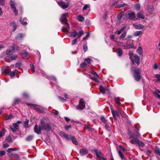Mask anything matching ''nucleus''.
Instances as JSON below:
<instances>
[{
	"mask_svg": "<svg viewBox=\"0 0 160 160\" xmlns=\"http://www.w3.org/2000/svg\"><path fill=\"white\" fill-rule=\"evenodd\" d=\"M16 46L15 45H12L10 48L7 51L6 54L7 55L9 56L8 58L10 60H15L18 57V56L17 55H11L14 50L15 49L20 50V49L18 48L17 47L16 48Z\"/></svg>",
	"mask_w": 160,
	"mask_h": 160,
	"instance_id": "f257e3e1",
	"label": "nucleus"
},
{
	"mask_svg": "<svg viewBox=\"0 0 160 160\" xmlns=\"http://www.w3.org/2000/svg\"><path fill=\"white\" fill-rule=\"evenodd\" d=\"M140 72V70L139 68L134 71L133 76L135 80L137 81H139L141 79Z\"/></svg>",
	"mask_w": 160,
	"mask_h": 160,
	"instance_id": "f03ea898",
	"label": "nucleus"
},
{
	"mask_svg": "<svg viewBox=\"0 0 160 160\" xmlns=\"http://www.w3.org/2000/svg\"><path fill=\"white\" fill-rule=\"evenodd\" d=\"M138 135H139V133L137 132V134L136 135H131L130 137L131 139V142L132 144H136L138 143V142L139 140L138 138Z\"/></svg>",
	"mask_w": 160,
	"mask_h": 160,
	"instance_id": "7ed1b4c3",
	"label": "nucleus"
},
{
	"mask_svg": "<svg viewBox=\"0 0 160 160\" xmlns=\"http://www.w3.org/2000/svg\"><path fill=\"white\" fill-rule=\"evenodd\" d=\"M41 124L43 130H49L50 129V124L48 123L46 124V122L44 119H42L41 121Z\"/></svg>",
	"mask_w": 160,
	"mask_h": 160,
	"instance_id": "20e7f679",
	"label": "nucleus"
},
{
	"mask_svg": "<svg viewBox=\"0 0 160 160\" xmlns=\"http://www.w3.org/2000/svg\"><path fill=\"white\" fill-rule=\"evenodd\" d=\"M43 130L42 126H38L37 125H36L34 128V132L38 134H40L41 133V131Z\"/></svg>",
	"mask_w": 160,
	"mask_h": 160,
	"instance_id": "39448f33",
	"label": "nucleus"
},
{
	"mask_svg": "<svg viewBox=\"0 0 160 160\" xmlns=\"http://www.w3.org/2000/svg\"><path fill=\"white\" fill-rule=\"evenodd\" d=\"M58 4L62 9H65L69 6V3H66L62 1L57 2Z\"/></svg>",
	"mask_w": 160,
	"mask_h": 160,
	"instance_id": "423d86ee",
	"label": "nucleus"
},
{
	"mask_svg": "<svg viewBox=\"0 0 160 160\" xmlns=\"http://www.w3.org/2000/svg\"><path fill=\"white\" fill-rule=\"evenodd\" d=\"M85 107V104L84 102V100L82 99H81L79 101V105L77 107V108L78 109L82 110Z\"/></svg>",
	"mask_w": 160,
	"mask_h": 160,
	"instance_id": "0eeeda50",
	"label": "nucleus"
},
{
	"mask_svg": "<svg viewBox=\"0 0 160 160\" xmlns=\"http://www.w3.org/2000/svg\"><path fill=\"white\" fill-rule=\"evenodd\" d=\"M132 58H133L132 59H130L131 60L132 63L134 64L135 62V63H137L138 65L140 63V58L138 55L136 54L134 55Z\"/></svg>",
	"mask_w": 160,
	"mask_h": 160,
	"instance_id": "6e6552de",
	"label": "nucleus"
},
{
	"mask_svg": "<svg viewBox=\"0 0 160 160\" xmlns=\"http://www.w3.org/2000/svg\"><path fill=\"white\" fill-rule=\"evenodd\" d=\"M60 136L62 137H63L67 140H70L73 136L71 135H69L67 134H66L62 131H61L60 132Z\"/></svg>",
	"mask_w": 160,
	"mask_h": 160,
	"instance_id": "1a4fd4ad",
	"label": "nucleus"
},
{
	"mask_svg": "<svg viewBox=\"0 0 160 160\" xmlns=\"http://www.w3.org/2000/svg\"><path fill=\"white\" fill-rule=\"evenodd\" d=\"M68 16V14L67 13H65L61 16V18L60 19V21L62 22H64L67 23V17Z\"/></svg>",
	"mask_w": 160,
	"mask_h": 160,
	"instance_id": "9d476101",
	"label": "nucleus"
},
{
	"mask_svg": "<svg viewBox=\"0 0 160 160\" xmlns=\"http://www.w3.org/2000/svg\"><path fill=\"white\" fill-rule=\"evenodd\" d=\"M10 5L11 8L12 9L13 11L14 12L15 15H17L18 14V12L17 10L15 7V4L12 1H10Z\"/></svg>",
	"mask_w": 160,
	"mask_h": 160,
	"instance_id": "9b49d317",
	"label": "nucleus"
},
{
	"mask_svg": "<svg viewBox=\"0 0 160 160\" xmlns=\"http://www.w3.org/2000/svg\"><path fill=\"white\" fill-rule=\"evenodd\" d=\"M70 27L69 24L67 23H65V25L63 27L62 29V32H68V29Z\"/></svg>",
	"mask_w": 160,
	"mask_h": 160,
	"instance_id": "f8f14e48",
	"label": "nucleus"
},
{
	"mask_svg": "<svg viewBox=\"0 0 160 160\" xmlns=\"http://www.w3.org/2000/svg\"><path fill=\"white\" fill-rule=\"evenodd\" d=\"M128 16L130 19H134L135 18V13L133 12H129L128 13Z\"/></svg>",
	"mask_w": 160,
	"mask_h": 160,
	"instance_id": "ddd939ff",
	"label": "nucleus"
},
{
	"mask_svg": "<svg viewBox=\"0 0 160 160\" xmlns=\"http://www.w3.org/2000/svg\"><path fill=\"white\" fill-rule=\"evenodd\" d=\"M88 153V151L86 148H82L80 150L79 153L82 156L86 155Z\"/></svg>",
	"mask_w": 160,
	"mask_h": 160,
	"instance_id": "4468645a",
	"label": "nucleus"
},
{
	"mask_svg": "<svg viewBox=\"0 0 160 160\" xmlns=\"http://www.w3.org/2000/svg\"><path fill=\"white\" fill-rule=\"evenodd\" d=\"M94 151L95 152V153L97 157L99 158H102L103 160H106V158L102 157V155L101 152L100 151H98L97 149H95L94 150Z\"/></svg>",
	"mask_w": 160,
	"mask_h": 160,
	"instance_id": "2eb2a0df",
	"label": "nucleus"
},
{
	"mask_svg": "<svg viewBox=\"0 0 160 160\" xmlns=\"http://www.w3.org/2000/svg\"><path fill=\"white\" fill-rule=\"evenodd\" d=\"M21 54L23 58H28L29 57V55L28 53L26 52L24 50L22 51Z\"/></svg>",
	"mask_w": 160,
	"mask_h": 160,
	"instance_id": "dca6fc26",
	"label": "nucleus"
},
{
	"mask_svg": "<svg viewBox=\"0 0 160 160\" xmlns=\"http://www.w3.org/2000/svg\"><path fill=\"white\" fill-rule=\"evenodd\" d=\"M110 108H111V110L112 113L114 118H115L116 116L118 117L119 113L117 111H115L112 109V105H110Z\"/></svg>",
	"mask_w": 160,
	"mask_h": 160,
	"instance_id": "f3484780",
	"label": "nucleus"
},
{
	"mask_svg": "<svg viewBox=\"0 0 160 160\" xmlns=\"http://www.w3.org/2000/svg\"><path fill=\"white\" fill-rule=\"evenodd\" d=\"M24 36V35L18 33L15 36V39L17 40H20Z\"/></svg>",
	"mask_w": 160,
	"mask_h": 160,
	"instance_id": "a211bd4d",
	"label": "nucleus"
},
{
	"mask_svg": "<svg viewBox=\"0 0 160 160\" xmlns=\"http://www.w3.org/2000/svg\"><path fill=\"white\" fill-rule=\"evenodd\" d=\"M133 26L137 29H140L143 28V26L140 24H134Z\"/></svg>",
	"mask_w": 160,
	"mask_h": 160,
	"instance_id": "6ab92c4d",
	"label": "nucleus"
},
{
	"mask_svg": "<svg viewBox=\"0 0 160 160\" xmlns=\"http://www.w3.org/2000/svg\"><path fill=\"white\" fill-rule=\"evenodd\" d=\"M126 28V26L123 27L120 30H118L116 32V33L118 34H120L122 33L124 30H125Z\"/></svg>",
	"mask_w": 160,
	"mask_h": 160,
	"instance_id": "aec40b11",
	"label": "nucleus"
},
{
	"mask_svg": "<svg viewBox=\"0 0 160 160\" xmlns=\"http://www.w3.org/2000/svg\"><path fill=\"white\" fill-rule=\"evenodd\" d=\"M72 141V142L73 144H74L75 145H78V141L76 140L74 136H72L71 139Z\"/></svg>",
	"mask_w": 160,
	"mask_h": 160,
	"instance_id": "412c9836",
	"label": "nucleus"
},
{
	"mask_svg": "<svg viewBox=\"0 0 160 160\" xmlns=\"http://www.w3.org/2000/svg\"><path fill=\"white\" fill-rule=\"evenodd\" d=\"M143 32L142 31H137L134 32L133 34V35L134 36L136 37L142 34Z\"/></svg>",
	"mask_w": 160,
	"mask_h": 160,
	"instance_id": "4be33fe9",
	"label": "nucleus"
},
{
	"mask_svg": "<svg viewBox=\"0 0 160 160\" xmlns=\"http://www.w3.org/2000/svg\"><path fill=\"white\" fill-rule=\"evenodd\" d=\"M77 35V32L75 30H73L70 33V37H75Z\"/></svg>",
	"mask_w": 160,
	"mask_h": 160,
	"instance_id": "5701e85b",
	"label": "nucleus"
},
{
	"mask_svg": "<svg viewBox=\"0 0 160 160\" xmlns=\"http://www.w3.org/2000/svg\"><path fill=\"white\" fill-rule=\"evenodd\" d=\"M34 137V136L33 135H29L26 138V140L28 142H30L33 139Z\"/></svg>",
	"mask_w": 160,
	"mask_h": 160,
	"instance_id": "b1692460",
	"label": "nucleus"
},
{
	"mask_svg": "<svg viewBox=\"0 0 160 160\" xmlns=\"http://www.w3.org/2000/svg\"><path fill=\"white\" fill-rule=\"evenodd\" d=\"M137 17L138 18H141L142 19L144 18L145 17L142 13L140 12L137 14Z\"/></svg>",
	"mask_w": 160,
	"mask_h": 160,
	"instance_id": "393cba45",
	"label": "nucleus"
},
{
	"mask_svg": "<svg viewBox=\"0 0 160 160\" xmlns=\"http://www.w3.org/2000/svg\"><path fill=\"white\" fill-rule=\"evenodd\" d=\"M123 47L124 49H128L130 48H135L134 46L132 45H128L123 46Z\"/></svg>",
	"mask_w": 160,
	"mask_h": 160,
	"instance_id": "a878e982",
	"label": "nucleus"
},
{
	"mask_svg": "<svg viewBox=\"0 0 160 160\" xmlns=\"http://www.w3.org/2000/svg\"><path fill=\"white\" fill-rule=\"evenodd\" d=\"M114 100L115 102L118 104V105H120L121 103L120 102V99L118 97H115Z\"/></svg>",
	"mask_w": 160,
	"mask_h": 160,
	"instance_id": "bb28decb",
	"label": "nucleus"
},
{
	"mask_svg": "<svg viewBox=\"0 0 160 160\" xmlns=\"http://www.w3.org/2000/svg\"><path fill=\"white\" fill-rule=\"evenodd\" d=\"M78 20L80 22H82L84 21V17L81 15H78L77 17Z\"/></svg>",
	"mask_w": 160,
	"mask_h": 160,
	"instance_id": "cd10ccee",
	"label": "nucleus"
},
{
	"mask_svg": "<svg viewBox=\"0 0 160 160\" xmlns=\"http://www.w3.org/2000/svg\"><path fill=\"white\" fill-rule=\"evenodd\" d=\"M117 53L119 56H121L122 54V51L120 48H119L117 50Z\"/></svg>",
	"mask_w": 160,
	"mask_h": 160,
	"instance_id": "c85d7f7f",
	"label": "nucleus"
},
{
	"mask_svg": "<svg viewBox=\"0 0 160 160\" xmlns=\"http://www.w3.org/2000/svg\"><path fill=\"white\" fill-rule=\"evenodd\" d=\"M18 72V71L17 70L15 69L14 70V72H11L10 74V75L11 77H14L15 74L16 73H17Z\"/></svg>",
	"mask_w": 160,
	"mask_h": 160,
	"instance_id": "c756f323",
	"label": "nucleus"
},
{
	"mask_svg": "<svg viewBox=\"0 0 160 160\" xmlns=\"http://www.w3.org/2000/svg\"><path fill=\"white\" fill-rule=\"evenodd\" d=\"M5 132V129L4 128H2L0 132V137H2L4 136Z\"/></svg>",
	"mask_w": 160,
	"mask_h": 160,
	"instance_id": "7c9ffc66",
	"label": "nucleus"
},
{
	"mask_svg": "<svg viewBox=\"0 0 160 160\" xmlns=\"http://www.w3.org/2000/svg\"><path fill=\"white\" fill-rule=\"evenodd\" d=\"M90 64H88L87 63L83 62L81 63L80 65V67L81 68H84V67H87L88 66H89Z\"/></svg>",
	"mask_w": 160,
	"mask_h": 160,
	"instance_id": "2f4dec72",
	"label": "nucleus"
},
{
	"mask_svg": "<svg viewBox=\"0 0 160 160\" xmlns=\"http://www.w3.org/2000/svg\"><path fill=\"white\" fill-rule=\"evenodd\" d=\"M29 120L28 119H26L25 121L24 122V126L25 128H27L28 127Z\"/></svg>",
	"mask_w": 160,
	"mask_h": 160,
	"instance_id": "473e14b6",
	"label": "nucleus"
},
{
	"mask_svg": "<svg viewBox=\"0 0 160 160\" xmlns=\"http://www.w3.org/2000/svg\"><path fill=\"white\" fill-rule=\"evenodd\" d=\"M118 152L120 157L121 158V159L122 160H123L124 159V157L122 152L121 151H118Z\"/></svg>",
	"mask_w": 160,
	"mask_h": 160,
	"instance_id": "72a5a7b5",
	"label": "nucleus"
},
{
	"mask_svg": "<svg viewBox=\"0 0 160 160\" xmlns=\"http://www.w3.org/2000/svg\"><path fill=\"white\" fill-rule=\"evenodd\" d=\"M22 122L18 121L16 123H13V126L14 127L16 128H18V127L19 126V124H20Z\"/></svg>",
	"mask_w": 160,
	"mask_h": 160,
	"instance_id": "f704fd0d",
	"label": "nucleus"
},
{
	"mask_svg": "<svg viewBox=\"0 0 160 160\" xmlns=\"http://www.w3.org/2000/svg\"><path fill=\"white\" fill-rule=\"evenodd\" d=\"M127 32H124L119 37L120 39H123L125 37Z\"/></svg>",
	"mask_w": 160,
	"mask_h": 160,
	"instance_id": "c9c22d12",
	"label": "nucleus"
},
{
	"mask_svg": "<svg viewBox=\"0 0 160 160\" xmlns=\"http://www.w3.org/2000/svg\"><path fill=\"white\" fill-rule=\"evenodd\" d=\"M136 145H138L140 147H142L145 144L143 142L139 140Z\"/></svg>",
	"mask_w": 160,
	"mask_h": 160,
	"instance_id": "e433bc0d",
	"label": "nucleus"
},
{
	"mask_svg": "<svg viewBox=\"0 0 160 160\" xmlns=\"http://www.w3.org/2000/svg\"><path fill=\"white\" fill-rule=\"evenodd\" d=\"M155 152L157 154L160 156V150L159 148L157 147H155Z\"/></svg>",
	"mask_w": 160,
	"mask_h": 160,
	"instance_id": "4c0bfd02",
	"label": "nucleus"
},
{
	"mask_svg": "<svg viewBox=\"0 0 160 160\" xmlns=\"http://www.w3.org/2000/svg\"><path fill=\"white\" fill-rule=\"evenodd\" d=\"M99 89L102 93L104 94L105 93V90L102 86H100Z\"/></svg>",
	"mask_w": 160,
	"mask_h": 160,
	"instance_id": "58836bf2",
	"label": "nucleus"
},
{
	"mask_svg": "<svg viewBox=\"0 0 160 160\" xmlns=\"http://www.w3.org/2000/svg\"><path fill=\"white\" fill-rule=\"evenodd\" d=\"M149 13L151 14L152 13L153 8L151 6H148V8Z\"/></svg>",
	"mask_w": 160,
	"mask_h": 160,
	"instance_id": "ea45409f",
	"label": "nucleus"
},
{
	"mask_svg": "<svg viewBox=\"0 0 160 160\" xmlns=\"http://www.w3.org/2000/svg\"><path fill=\"white\" fill-rule=\"evenodd\" d=\"M84 34V32L82 30L80 31L79 33L78 34V37L79 38H80L82 35Z\"/></svg>",
	"mask_w": 160,
	"mask_h": 160,
	"instance_id": "a19ab883",
	"label": "nucleus"
},
{
	"mask_svg": "<svg viewBox=\"0 0 160 160\" xmlns=\"http://www.w3.org/2000/svg\"><path fill=\"white\" fill-rule=\"evenodd\" d=\"M16 150L17 149L15 148H9L7 150V152L10 153L11 152Z\"/></svg>",
	"mask_w": 160,
	"mask_h": 160,
	"instance_id": "79ce46f5",
	"label": "nucleus"
},
{
	"mask_svg": "<svg viewBox=\"0 0 160 160\" xmlns=\"http://www.w3.org/2000/svg\"><path fill=\"white\" fill-rule=\"evenodd\" d=\"M129 54L130 56V59H132L133 58L132 57H133V56H134V55L133 54V52L132 51H130Z\"/></svg>",
	"mask_w": 160,
	"mask_h": 160,
	"instance_id": "37998d69",
	"label": "nucleus"
},
{
	"mask_svg": "<svg viewBox=\"0 0 160 160\" xmlns=\"http://www.w3.org/2000/svg\"><path fill=\"white\" fill-rule=\"evenodd\" d=\"M124 4H119L115 6L116 8H120L121 7H124L125 6Z\"/></svg>",
	"mask_w": 160,
	"mask_h": 160,
	"instance_id": "c03bdc74",
	"label": "nucleus"
},
{
	"mask_svg": "<svg viewBox=\"0 0 160 160\" xmlns=\"http://www.w3.org/2000/svg\"><path fill=\"white\" fill-rule=\"evenodd\" d=\"M90 78L96 82H98V79H99V77H97L96 76H95V77H94L93 78L90 77Z\"/></svg>",
	"mask_w": 160,
	"mask_h": 160,
	"instance_id": "a18cd8bd",
	"label": "nucleus"
},
{
	"mask_svg": "<svg viewBox=\"0 0 160 160\" xmlns=\"http://www.w3.org/2000/svg\"><path fill=\"white\" fill-rule=\"evenodd\" d=\"M84 61L87 62V63L88 64H91V60L90 58H85L84 59Z\"/></svg>",
	"mask_w": 160,
	"mask_h": 160,
	"instance_id": "49530a36",
	"label": "nucleus"
},
{
	"mask_svg": "<svg viewBox=\"0 0 160 160\" xmlns=\"http://www.w3.org/2000/svg\"><path fill=\"white\" fill-rule=\"evenodd\" d=\"M101 121L104 123H105L106 122V120L105 118L103 117H102L100 118Z\"/></svg>",
	"mask_w": 160,
	"mask_h": 160,
	"instance_id": "de8ad7c7",
	"label": "nucleus"
},
{
	"mask_svg": "<svg viewBox=\"0 0 160 160\" xmlns=\"http://www.w3.org/2000/svg\"><path fill=\"white\" fill-rule=\"evenodd\" d=\"M22 65V63L20 62H18L16 63L15 64V67L16 68H18L20 67Z\"/></svg>",
	"mask_w": 160,
	"mask_h": 160,
	"instance_id": "09e8293b",
	"label": "nucleus"
},
{
	"mask_svg": "<svg viewBox=\"0 0 160 160\" xmlns=\"http://www.w3.org/2000/svg\"><path fill=\"white\" fill-rule=\"evenodd\" d=\"M10 71L11 70L9 68H8L5 70L4 72L6 74H8L9 73Z\"/></svg>",
	"mask_w": 160,
	"mask_h": 160,
	"instance_id": "8fccbe9b",
	"label": "nucleus"
},
{
	"mask_svg": "<svg viewBox=\"0 0 160 160\" xmlns=\"http://www.w3.org/2000/svg\"><path fill=\"white\" fill-rule=\"evenodd\" d=\"M89 7H90V5L89 4V5L85 4L84 5V7L83 8V10H86L88 8H89Z\"/></svg>",
	"mask_w": 160,
	"mask_h": 160,
	"instance_id": "3c124183",
	"label": "nucleus"
},
{
	"mask_svg": "<svg viewBox=\"0 0 160 160\" xmlns=\"http://www.w3.org/2000/svg\"><path fill=\"white\" fill-rule=\"evenodd\" d=\"M135 8L136 9L138 10H139L140 9V4H137L135 5Z\"/></svg>",
	"mask_w": 160,
	"mask_h": 160,
	"instance_id": "603ef678",
	"label": "nucleus"
},
{
	"mask_svg": "<svg viewBox=\"0 0 160 160\" xmlns=\"http://www.w3.org/2000/svg\"><path fill=\"white\" fill-rule=\"evenodd\" d=\"M6 154L5 152L4 151H0V155L1 156L5 155Z\"/></svg>",
	"mask_w": 160,
	"mask_h": 160,
	"instance_id": "864d4df0",
	"label": "nucleus"
},
{
	"mask_svg": "<svg viewBox=\"0 0 160 160\" xmlns=\"http://www.w3.org/2000/svg\"><path fill=\"white\" fill-rule=\"evenodd\" d=\"M142 51V48L140 47H139L137 50L138 52L140 54V53H141Z\"/></svg>",
	"mask_w": 160,
	"mask_h": 160,
	"instance_id": "5fc2aeb1",
	"label": "nucleus"
},
{
	"mask_svg": "<svg viewBox=\"0 0 160 160\" xmlns=\"http://www.w3.org/2000/svg\"><path fill=\"white\" fill-rule=\"evenodd\" d=\"M20 22H21V23L23 25H26L27 24V22H23L22 21L21 18L20 19Z\"/></svg>",
	"mask_w": 160,
	"mask_h": 160,
	"instance_id": "6e6d98bb",
	"label": "nucleus"
},
{
	"mask_svg": "<svg viewBox=\"0 0 160 160\" xmlns=\"http://www.w3.org/2000/svg\"><path fill=\"white\" fill-rule=\"evenodd\" d=\"M91 73L93 75L95 76H96L97 77H98V75L94 71H92L91 72Z\"/></svg>",
	"mask_w": 160,
	"mask_h": 160,
	"instance_id": "4d7b16f0",
	"label": "nucleus"
},
{
	"mask_svg": "<svg viewBox=\"0 0 160 160\" xmlns=\"http://www.w3.org/2000/svg\"><path fill=\"white\" fill-rule=\"evenodd\" d=\"M5 4V2L4 0H0V5H4Z\"/></svg>",
	"mask_w": 160,
	"mask_h": 160,
	"instance_id": "13d9d810",
	"label": "nucleus"
},
{
	"mask_svg": "<svg viewBox=\"0 0 160 160\" xmlns=\"http://www.w3.org/2000/svg\"><path fill=\"white\" fill-rule=\"evenodd\" d=\"M87 46L85 45H84L83 46V49L85 52H86L87 50Z\"/></svg>",
	"mask_w": 160,
	"mask_h": 160,
	"instance_id": "bf43d9fd",
	"label": "nucleus"
},
{
	"mask_svg": "<svg viewBox=\"0 0 160 160\" xmlns=\"http://www.w3.org/2000/svg\"><path fill=\"white\" fill-rule=\"evenodd\" d=\"M10 129H11V130L12 131H13V132H15L18 129V128H16L15 127H14V128L10 127Z\"/></svg>",
	"mask_w": 160,
	"mask_h": 160,
	"instance_id": "052dcab7",
	"label": "nucleus"
},
{
	"mask_svg": "<svg viewBox=\"0 0 160 160\" xmlns=\"http://www.w3.org/2000/svg\"><path fill=\"white\" fill-rule=\"evenodd\" d=\"M89 33H87L86 36L82 38V40H85L89 37Z\"/></svg>",
	"mask_w": 160,
	"mask_h": 160,
	"instance_id": "680f3d73",
	"label": "nucleus"
},
{
	"mask_svg": "<svg viewBox=\"0 0 160 160\" xmlns=\"http://www.w3.org/2000/svg\"><path fill=\"white\" fill-rule=\"evenodd\" d=\"M77 41V39H73L72 42V45H73L75 44Z\"/></svg>",
	"mask_w": 160,
	"mask_h": 160,
	"instance_id": "e2e57ef3",
	"label": "nucleus"
},
{
	"mask_svg": "<svg viewBox=\"0 0 160 160\" xmlns=\"http://www.w3.org/2000/svg\"><path fill=\"white\" fill-rule=\"evenodd\" d=\"M13 157L14 158L16 159L19 158V156L18 154L16 153H14L13 154Z\"/></svg>",
	"mask_w": 160,
	"mask_h": 160,
	"instance_id": "0e129e2a",
	"label": "nucleus"
},
{
	"mask_svg": "<svg viewBox=\"0 0 160 160\" xmlns=\"http://www.w3.org/2000/svg\"><path fill=\"white\" fill-rule=\"evenodd\" d=\"M9 145L7 143H6L3 145V147L4 148H8L9 147Z\"/></svg>",
	"mask_w": 160,
	"mask_h": 160,
	"instance_id": "69168bd1",
	"label": "nucleus"
},
{
	"mask_svg": "<svg viewBox=\"0 0 160 160\" xmlns=\"http://www.w3.org/2000/svg\"><path fill=\"white\" fill-rule=\"evenodd\" d=\"M59 98L60 99V100L63 102H64L66 101V100L65 99H64L63 98H62L61 97H59Z\"/></svg>",
	"mask_w": 160,
	"mask_h": 160,
	"instance_id": "338daca9",
	"label": "nucleus"
},
{
	"mask_svg": "<svg viewBox=\"0 0 160 160\" xmlns=\"http://www.w3.org/2000/svg\"><path fill=\"white\" fill-rule=\"evenodd\" d=\"M132 36L131 35H128L127 37L126 38V39L127 41H128L129 40V39L132 38Z\"/></svg>",
	"mask_w": 160,
	"mask_h": 160,
	"instance_id": "774afa93",
	"label": "nucleus"
}]
</instances>
